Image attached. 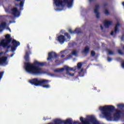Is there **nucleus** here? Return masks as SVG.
Listing matches in <instances>:
<instances>
[{
  "label": "nucleus",
  "instance_id": "nucleus-1",
  "mask_svg": "<svg viewBox=\"0 0 124 124\" xmlns=\"http://www.w3.org/2000/svg\"><path fill=\"white\" fill-rule=\"evenodd\" d=\"M87 119H84L83 117H81L80 118V121L81 124H80L79 122H75L73 124H100L93 116H87ZM88 119L89 120V121H88ZM54 123L55 124H72V119H68L65 121H62L61 119H56L54 120Z\"/></svg>",
  "mask_w": 124,
  "mask_h": 124
},
{
  "label": "nucleus",
  "instance_id": "nucleus-2",
  "mask_svg": "<svg viewBox=\"0 0 124 124\" xmlns=\"http://www.w3.org/2000/svg\"><path fill=\"white\" fill-rule=\"evenodd\" d=\"M44 65V63L35 60L33 64L30 62L25 63V70L27 73L29 74L38 75L42 73L41 66H43Z\"/></svg>",
  "mask_w": 124,
  "mask_h": 124
},
{
  "label": "nucleus",
  "instance_id": "nucleus-3",
  "mask_svg": "<svg viewBox=\"0 0 124 124\" xmlns=\"http://www.w3.org/2000/svg\"><path fill=\"white\" fill-rule=\"evenodd\" d=\"M114 109V107L111 105H106L103 107H100L99 109L103 111L101 117H105L107 120H112V111L111 110Z\"/></svg>",
  "mask_w": 124,
  "mask_h": 124
},
{
  "label": "nucleus",
  "instance_id": "nucleus-4",
  "mask_svg": "<svg viewBox=\"0 0 124 124\" xmlns=\"http://www.w3.org/2000/svg\"><path fill=\"white\" fill-rule=\"evenodd\" d=\"M55 4V9L57 11H61L63 7L66 5L68 8L73 6V0H54Z\"/></svg>",
  "mask_w": 124,
  "mask_h": 124
},
{
  "label": "nucleus",
  "instance_id": "nucleus-5",
  "mask_svg": "<svg viewBox=\"0 0 124 124\" xmlns=\"http://www.w3.org/2000/svg\"><path fill=\"white\" fill-rule=\"evenodd\" d=\"M29 82L31 84L34 85L36 86L41 85L43 87L46 89H48L50 88V86L47 84V83H48V80H45V79H42L41 80H39V79L37 78H34L31 79V80H30Z\"/></svg>",
  "mask_w": 124,
  "mask_h": 124
},
{
  "label": "nucleus",
  "instance_id": "nucleus-6",
  "mask_svg": "<svg viewBox=\"0 0 124 124\" xmlns=\"http://www.w3.org/2000/svg\"><path fill=\"white\" fill-rule=\"evenodd\" d=\"M64 70H66L67 71H68L66 72L67 75L73 77L74 76V73H73V70L72 68H70L69 67H68L67 66H65L64 67V68H62L61 69H56L55 70V72L56 73H59V72H63Z\"/></svg>",
  "mask_w": 124,
  "mask_h": 124
},
{
  "label": "nucleus",
  "instance_id": "nucleus-7",
  "mask_svg": "<svg viewBox=\"0 0 124 124\" xmlns=\"http://www.w3.org/2000/svg\"><path fill=\"white\" fill-rule=\"evenodd\" d=\"M71 37L67 33H65V36L63 35H60L57 37V41L61 44H63L64 42L69 41Z\"/></svg>",
  "mask_w": 124,
  "mask_h": 124
},
{
  "label": "nucleus",
  "instance_id": "nucleus-8",
  "mask_svg": "<svg viewBox=\"0 0 124 124\" xmlns=\"http://www.w3.org/2000/svg\"><path fill=\"white\" fill-rule=\"evenodd\" d=\"M11 41V37L10 34H7L5 36V39L0 40V46L8 48V43Z\"/></svg>",
  "mask_w": 124,
  "mask_h": 124
},
{
  "label": "nucleus",
  "instance_id": "nucleus-9",
  "mask_svg": "<svg viewBox=\"0 0 124 124\" xmlns=\"http://www.w3.org/2000/svg\"><path fill=\"white\" fill-rule=\"evenodd\" d=\"M13 46L11 47V50L12 52H14L16 50V49L18 46L20 45V42L17 41L16 40H14L12 42Z\"/></svg>",
  "mask_w": 124,
  "mask_h": 124
},
{
  "label": "nucleus",
  "instance_id": "nucleus-10",
  "mask_svg": "<svg viewBox=\"0 0 124 124\" xmlns=\"http://www.w3.org/2000/svg\"><path fill=\"white\" fill-rule=\"evenodd\" d=\"M120 114H121V112H120V110H115V111H114V114H113L114 120L115 121H118V120H119V119H120Z\"/></svg>",
  "mask_w": 124,
  "mask_h": 124
},
{
  "label": "nucleus",
  "instance_id": "nucleus-11",
  "mask_svg": "<svg viewBox=\"0 0 124 124\" xmlns=\"http://www.w3.org/2000/svg\"><path fill=\"white\" fill-rule=\"evenodd\" d=\"M120 26V23L119 22H117V23L116 25L115 28V30L114 31H111L110 33V34L111 35H115L119 32V27Z\"/></svg>",
  "mask_w": 124,
  "mask_h": 124
},
{
  "label": "nucleus",
  "instance_id": "nucleus-12",
  "mask_svg": "<svg viewBox=\"0 0 124 124\" xmlns=\"http://www.w3.org/2000/svg\"><path fill=\"white\" fill-rule=\"evenodd\" d=\"M56 56L57 54L55 53V52H49L48 53V58L47 60L48 61H51L54 57H56Z\"/></svg>",
  "mask_w": 124,
  "mask_h": 124
},
{
  "label": "nucleus",
  "instance_id": "nucleus-13",
  "mask_svg": "<svg viewBox=\"0 0 124 124\" xmlns=\"http://www.w3.org/2000/svg\"><path fill=\"white\" fill-rule=\"evenodd\" d=\"M12 13L16 17H18L20 15L19 12L17 10L16 8H14L12 9Z\"/></svg>",
  "mask_w": 124,
  "mask_h": 124
},
{
  "label": "nucleus",
  "instance_id": "nucleus-14",
  "mask_svg": "<svg viewBox=\"0 0 124 124\" xmlns=\"http://www.w3.org/2000/svg\"><path fill=\"white\" fill-rule=\"evenodd\" d=\"M7 25L5 21H2L0 24V31H2L4 29H6Z\"/></svg>",
  "mask_w": 124,
  "mask_h": 124
},
{
  "label": "nucleus",
  "instance_id": "nucleus-15",
  "mask_svg": "<svg viewBox=\"0 0 124 124\" xmlns=\"http://www.w3.org/2000/svg\"><path fill=\"white\" fill-rule=\"evenodd\" d=\"M112 23V21L111 20H105V22H104V25L105 28H108Z\"/></svg>",
  "mask_w": 124,
  "mask_h": 124
},
{
  "label": "nucleus",
  "instance_id": "nucleus-16",
  "mask_svg": "<svg viewBox=\"0 0 124 124\" xmlns=\"http://www.w3.org/2000/svg\"><path fill=\"white\" fill-rule=\"evenodd\" d=\"M98 10H99V6H96L95 7V8L94 9V13L95 15H96V16L97 18L99 17V13L98 12Z\"/></svg>",
  "mask_w": 124,
  "mask_h": 124
},
{
  "label": "nucleus",
  "instance_id": "nucleus-17",
  "mask_svg": "<svg viewBox=\"0 0 124 124\" xmlns=\"http://www.w3.org/2000/svg\"><path fill=\"white\" fill-rule=\"evenodd\" d=\"M31 54V52H26V54L24 56V59L26 61L29 62L30 61V57L29 54Z\"/></svg>",
  "mask_w": 124,
  "mask_h": 124
},
{
  "label": "nucleus",
  "instance_id": "nucleus-18",
  "mask_svg": "<svg viewBox=\"0 0 124 124\" xmlns=\"http://www.w3.org/2000/svg\"><path fill=\"white\" fill-rule=\"evenodd\" d=\"M24 2H25V0H23L22 1H20V3L19 5V7L20 10H22L23 9L22 8L24 6Z\"/></svg>",
  "mask_w": 124,
  "mask_h": 124
},
{
  "label": "nucleus",
  "instance_id": "nucleus-19",
  "mask_svg": "<svg viewBox=\"0 0 124 124\" xmlns=\"http://www.w3.org/2000/svg\"><path fill=\"white\" fill-rule=\"evenodd\" d=\"M78 31H79V29H76L75 30V31H72L71 29H69V31L71 33H72V34L74 33H78Z\"/></svg>",
  "mask_w": 124,
  "mask_h": 124
},
{
  "label": "nucleus",
  "instance_id": "nucleus-20",
  "mask_svg": "<svg viewBox=\"0 0 124 124\" xmlns=\"http://www.w3.org/2000/svg\"><path fill=\"white\" fill-rule=\"evenodd\" d=\"M89 49L90 48H89V47H85L83 52L85 54H87L89 52Z\"/></svg>",
  "mask_w": 124,
  "mask_h": 124
},
{
  "label": "nucleus",
  "instance_id": "nucleus-21",
  "mask_svg": "<svg viewBox=\"0 0 124 124\" xmlns=\"http://www.w3.org/2000/svg\"><path fill=\"white\" fill-rule=\"evenodd\" d=\"M107 53L109 55H112L113 54V52L112 51V50H110L109 49H108V50H107Z\"/></svg>",
  "mask_w": 124,
  "mask_h": 124
},
{
  "label": "nucleus",
  "instance_id": "nucleus-22",
  "mask_svg": "<svg viewBox=\"0 0 124 124\" xmlns=\"http://www.w3.org/2000/svg\"><path fill=\"white\" fill-rule=\"evenodd\" d=\"M78 52L77 50H73L72 54L76 56L78 54Z\"/></svg>",
  "mask_w": 124,
  "mask_h": 124
},
{
  "label": "nucleus",
  "instance_id": "nucleus-23",
  "mask_svg": "<svg viewBox=\"0 0 124 124\" xmlns=\"http://www.w3.org/2000/svg\"><path fill=\"white\" fill-rule=\"evenodd\" d=\"M82 66V64L81 63H78V69H81Z\"/></svg>",
  "mask_w": 124,
  "mask_h": 124
},
{
  "label": "nucleus",
  "instance_id": "nucleus-24",
  "mask_svg": "<svg viewBox=\"0 0 124 124\" xmlns=\"http://www.w3.org/2000/svg\"><path fill=\"white\" fill-rule=\"evenodd\" d=\"M108 14H109L108 11L107 9H105V14L106 15H108Z\"/></svg>",
  "mask_w": 124,
  "mask_h": 124
},
{
  "label": "nucleus",
  "instance_id": "nucleus-25",
  "mask_svg": "<svg viewBox=\"0 0 124 124\" xmlns=\"http://www.w3.org/2000/svg\"><path fill=\"white\" fill-rule=\"evenodd\" d=\"M117 106L118 108L123 107H124V105L122 104H120L117 105Z\"/></svg>",
  "mask_w": 124,
  "mask_h": 124
},
{
  "label": "nucleus",
  "instance_id": "nucleus-26",
  "mask_svg": "<svg viewBox=\"0 0 124 124\" xmlns=\"http://www.w3.org/2000/svg\"><path fill=\"white\" fill-rule=\"evenodd\" d=\"M91 55H92V56H94V55H95V52H94V51H92V52H91Z\"/></svg>",
  "mask_w": 124,
  "mask_h": 124
},
{
  "label": "nucleus",
  "instance_id": "nucleus-27",
  "mask_svg": "<svg viewBox=\"0 0 124 124\" xmlns=\"http://www.w3.org/2000/svg\"><path fill=\"white\" fill-rule=\"evenodd\" d=\"M122 67L124 68V61H123L122 63Z\"/></svg>",
  "mask_w": 124,
  "mask_h": 124
},
{
  "label": "nucleus",
  "instance_id": "nucleus-28",
  "mask_svg": "<svg viewBox=\"0 0 124 124\" xmlns=\"http://www.w3.org/2000/svg\"><path fill=\"white\" fill-rule=\"evenodd\" d=\"M111 61H112V59L111 58H108V62H110Z\"/></svg>",
  "mask_w": 124,
  "mask_h": 124
},
{
  "label": "nucleus",
  "instance_id": "nucleus-29",
  "mask_svg": "<svg viewBox=\"0 0 124 124\" xmlns=\"http://www.w3.org/2000/svg\"><path fill=\"white\" fill-rule=\"evenodd\" d=\"M118 53L120 54H122V52H121V50H118Z\"/></svg>",
  "mask_w": 124,
  "mask_h": 124
},
{
  "label": "nucleus",
  "instance_id": "nucleus-30",
  "mask_svg": "<svg viewBox=\"0 0 124 124\" xmlns=\"http://www.w3.org/2000/svg\"><path fill=\"white\" fill-rule=\"evenodd\" d=\"M7 30H9V31H10V32H11V30H10V29L9 28H7Z\"/></svg>",
  "mask_w": 124,
  "mask_h": 124
},
{
  "label": "nucleus",
  "instance_id": "nucleus-31",
  "mask_svg": "<svg viewBox=\"0 0 124 124\" xmlns=\"http://www.w3.org/2000/svg\"><path fill=\"white\" fill-rule=\"evenodd\" d=\"M101 28L102 30L103 29V27H102V26H101Z\"/></svg>",
  "mask_w": 124,
  "mask_h": 124
},
{
  "label": "nucleus",
  "instance_id": "nucleus-32",
  "mask_svg": "<svg viewBox=\"0 0 124 124\" xmlns=\"http://www.w3.org/2000/svg\"><path fill=\"white\" fill-rule=\"evenodd\" d=\"M72 57V55H70V56H69V58H68V59H70V58H71Z\"/></svg>",
  "mask_w": 124,
  "mask_h": 124
},
{
  "label": "nucleus",
  "instance_id": "nucleus-33",
  "mask_svg": "<svg viewBox=\"0 0 124 124\" xmlns=\"http://www.w3.org/2000/svg\"><path fill=\"white\" fill-rule=\"evenodd\" d=\"M13 56H14V54H12V55L11 56V57H13Z\"/></svg>",
  "mask_w": 124,
  "mask_h": 124
},
{
  "label": "nucleus",
  "instance_id": "nucleus-34",
  "mask_svg": "<svg viewBox=\"0 0 124 124\" xmlns=\"http://www.w3.org/2000/svg\"><path fill=\"white\" fill-rule=\"evenodd\" d=\"M123 5L124 6V2L122 3Z\"/></svg>",
  "mask_w": 124,
  "mask_h": 124
},
{
  "label": "nucleus",
  "instance_id": "nucleus-35",
  "mask_svg": "<svg viewBox=\"0 0 124 124\" xmlns=\"http://www.w3.org/2000/svg\"><path fill=\"white\" fill-rule=\"evenodd\" d=\"M61 57H62V58H63V57H64V56H63V55H62Z\"/></svg>",
  "mask_w": 124,
  "mask_h": 124
},
{
  "label": "nucleus",
  "instance_id": "nucleus-36",
  "mask_svg": "<svg viewBox=\"0 0 124 124\" xmlns=\"http://www.w3.org/2000/svg\"><path fill=\"white\" fill-rule=\"evenodd\" d=\"M17 0V1H19V0Z\"/></svg>",
  "mask_w": 124,
  "mask_h": 124
},
{
  "label": "nucleus",
  "instance_id": "nucleus-37",
  "mask_svg": "<svg viewBox=\"0 0 124 124\" xmlns=\"http://www.w3.org/2000/svg\"><path fill=\"white\" fill-rule=\"evenodd\" d=\"M83 71V69H81V72H82Z\"/></svg>",
  "mask_w": 124,
  "mask_h": 124
}]
</instances>
